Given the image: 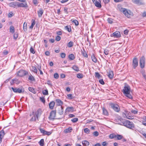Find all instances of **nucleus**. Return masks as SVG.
<instances>
[{"label":"nucleus","mask_w":146,"mask_h":146,"mask_svg":"<svg viewBox=\"0 0 146 146\" xmlns=\"http://www.w3.org/2000/svg\"><path fill=\"white\" fill-rule=\"evenodd\" d=\"M130 87L127 84H125L124 88L123 89V92L125 95L128 98L132 99V97L130 94Z\"/></svg>","instance_id":"nucleus-1"},{"label":"nucleus","mask_w":146,"mask_h":146,"mask_svg":"<svg viewBox=\"0 0 146 146\" xmlns=\"http://www.w3.org/2000/svg\"><path fill=\"white\" fill-rule=\"evenodd\" d=\"M24 89L22 87H20V88L19 89V93L23 92H24Z\"/></svg>","instance_id":"nucleus-45"},{"label":"nucleus","mask_w":146,"mask_h":146,"mask_svg":"<svg viewBox=\"0 0 146 146\" xmlns=\"http://www.w3.org/2000/svg\"><path fill=\"white\" fill-rule=\"evenodd\" d=\"M91 58L92 60L94 62H97V59L94 56L93 54L91 56Z\"/></svg>","instance_id":"nucleus-31"},{"label":"nucleus","mask_w":146,"mask_h":146,"mask_svg":"<svg viewBox=\"0 0 146 146\" xmlns=\"http://www.w3.org/2000/svg\"><path fill=\"white\" fill-rule=\"evenodd\" d=\"M141 119H142L141 121H142V124H143V122H146V116H143L141 117Z\"/></svg>","instance_id":"nucleus-39"},{"label":"nucleus","mask_w":146,"mask_h":146,"mask_svg":"<svg viewBox=\"0 0 146 146\" xmlns=\"http://www.w3.org/2000/svg\"><path fill=\"white\" fill-rule=\"evenodd\" d=\"M131 112L134 114H136L138 113V111L132 110L131 111Z\"/></svg>","instance_id":"nucleus-44"},{"label":"nucleus","mask_w":146,"mask_h":146,"mask_svg":"<svg viewBox=\"0 0 146 146\" xmlns=\"http://www.w3.org/2000/svg\"><path fill=\"white\" fill-rule=\"evenodd\" d=\"M37 12L38 17H40L42 16V14H43V11L41 9H40Z\"/></svg>","instance_id":"nucleus-18"},{"label":"nucleus","mask_w":146,"mask_h":146,"mask_svg":"<svg viewBox=\"0 0 146 146\" xmlns=\"http://www.w3.org/2000/svg\"><path fill=\"white\" fill-rule=\"evenodd\" d=\"M104 53L106 55L108 54L109 53V50L107 49H105L104 50Z\"/></svg>","instance_id":"nucleus-52"},{"label":"nucleus","mask_w":146,"mask_h":146,"mask_svg":"<svg viewBox=\"0 0 146 146\" xmlns=\"http://www.w3.org/2000/svg\"><path fill=\"white\" fill-rule=\"evenodd\" d=\"M71 121L73 122H76L78 121V119L77 118H75L72 119Z\"/></svg>","instance_id":"nucleus-51"},{"label":"nucleus","mask_w":146,"mask_h":146,"mask_svg":"<svg viewBox=\"0 0 146 146\" xmlns=\"http://www.w3.org/2000/svg\"><path fill=\"white\" fill-rule=\"evenodd\" d=\"M13 90V91L14 92H18V89L17 88H13L12 87L11 88Z\"/></svg>","instance_id":"nucleus-53"},{"label":"nucleus","mask_w":146,"mask_h":146,"mask_svg":"<svg viewBox=\"0 0 146 146\" xmlns=\"http://www.w3.org/2000/svg\"><path fill=\"white\" fill-rule=\"evenodd\" d=\"M82 54L85 57H87L88 55L86 53V52L85 51H82Z\"/></svg>","instance_id":"nucleus-36"},{"label":"nucleus","mask_w":146,"mask_h":146,"mask_svg":"<svg viewBox=\"0 0 146 146\" xmlns=\"http://www.w3.org/2000/svg\"><path fill=\"white\" fill-rule=\"evenodd\" d=\"M99 133L97 131H95L93 133V135L96 136H97L98 135Z\"/></svg>","instance_id":"nucleus-63"},{"label":"nucleus","mask_w":146,"mask_h":146,"mask_svg":"<svg viewBox=\"0 0 146 146\" xmlns=\"http://www.w3.org/2000/svg\"><path fill=\"white\" fill-rule=\"evenodd\" d=\"M55 105V102H54L52 101L49 104V108L50 109H53V107Z\"/></svg>","instance_id":"nucleus-22"},{"label":"nucleus","mask_w":146,"mask_h":146,"mask_svg":"<svg viewBox=\"0 0 146 146\" xmlns=\"http://www.w3.org/2000/svg\"><path fill=\"white\" fill-rule=\"evenodd\" d=\"M13 13L12 12H10L8 15V16L9 17H11L13 16Z\"/></svg>","instance_id":"nucleus-56"},{"label":"nucleus","mask_w":146,"mask_h":146,"mask_svg":"<svg viewBox=\"0 0 146 146\" xmlns=\"http://www.w3.org/2000/svg\"><path fill=\"white\" fill-rule=\"evenodd\" d=\"M116 135L114 134H111L110 136L109 137L111 139L114 138H115Z\"/></svg>","instance_id":"nucleus-37"},{"label":"nucleus","mask_w":146,"mask_h":146,"mask_svg":"<svg viewBox=\"0 0 146 146\" xmlns=\"http://www.w3.org/2000/svg\"><path fill=\"white\" fill-rule=\"evenodd\" d=\"M132 2L135 3H138L140 0H132Z\"/></svg>","instance_id":"nucleus-58"},{"label":"nucleus","mask_w":146,"mask_h":146,"mask_svg":"<svg viewBox=\"0 0 146 146\" xmlns=\"http://www.w3.org/2000/svg\"><path fill=\"white\" fill-rule=\"evenodd\" d=\"M82 144L83 146H88L90 144L89 142L88 141L84 140L82 142Z\"/></svg>","instance_id":"nucleus-17"},{"label":"nucleus","mask_w":146,"mask_h":146,"mask_svg":"<svg viewBox=\"0 0 146 146\" xmlns=\"http://www.w3.org/2000/svg\"><path fill=\"white\" fill-rule=\"evenodd\" d=\"M40 131L41 133H43L44 135H49L52 133V132L51 131H46L42 129H40Z\"/></svg>","instance_id":"nucleus-9"},{"label":"nucleus","mask_w":146,"mask_h":146,"mask_svg":"<svg viewBox=\"0 0 146 146\" xmlns=\"http://www.w3.org/2000/svg\"><path fill=\"white\" fill-rule=\"evenodd\" d=\"M56 112L55 111H52L50 113L49 119L50 120H53L56 116Z\"/></svg>","instance_id":"nucleus-7"},{"label":"nucleus","mask_w":146,"mask_h":146,"mask_svg":"<svg viewBox=\"0 0 146 146\" xmlns=\"http://www.w3.org/2000/svg\"><path fill=\"white\" fill-rule=\"evenodd\" d=\"M41 110L40 109H39L35 112H33V115H35L38 118V116H39L41 114Z\"/></svg>","instance_id":"nucleus-11"},{"label":"nucleus","mask_w":146,"mask_h":146,"mask_svg":"<svg viewBox=\"0 0 146 146\" xmlns=\"http://www.w3.org/2000/svg\"><path fill=\"white\" fill-rule=\"evenodd\" d=\"M99 82L102 84H104V80L103 79H100L99 80Z\"/></svg>","instance_id":"nucleus-57"},{"label":"nucleus","mask_w":146,"mask_h":146,"mask_svg":"<svg viewBox=\"0 0 146 146\" xmlns=\"http://www.w3.org/2000/svg\"><path fill=\"white\" fill-rule=\"evenodd\" d=\"M73 23H74L75 25L76 26L78 25V21H77L76 20H74L72 21Z\"/></svg>","instance_id":"nucleus-46"},{"label":"nucleus","mask_w":146,"mask_h":146,"mask_svg":"<svg viewBox=\"0 0 146 146\" xmlns=\"http://www.w3.org/2000/svg\"><path fill=\"white\" fill-rule=\"evenodd\" d=\"M95 5L97 7L100 8L101 7L102 5L101 3V1L100 0H99V1H96L94 3Z\"/></svg>","instance_id":"nucleus-12"},{"label":"nucleus","mask_w":146,"mask_h":146,"mask_svg":"<svg viewBox=\"0 0 146 146\" xmlns=\"http://www.w3.org/2000/svg\"><path fill=\"white\" fill-rule=\"evenodd\" d=\"M65 29L69 32L71 31V27L69 26H66L65 27Z\"/></svg>","instance_id":"nucleus-34"},{"label":"nucleus","mask_w":146,"mask_h":146,"mask_svg":"<svg viewBox=\"0 0 146 146\" xmlns=\"http://www.w3.org/2000/svg\"><path fill=\"white\" fill-rule=\"evenodd\" d=\"M27 23L25 22L23 24V29L25 31L26 30Z\"/></svg>","instance_id":"nucleus-54"},{"label":"nucleus","mask_w":146,"mask_h":146,"mask_svg":"<svg viewBox=\"0 0 146 146\" xmlns=\"http://www.w3.org/2000/svg\"><path fill=\"white\" fill-rule=\"evenodd\" d=\"M107 21L108 23L110 24H112L113 22V20L111 18H108L107 19Z\"/></svg>","instance_id":"nucleus-40"},{"label":"nucleus","mask_w":146,"mask_h":146,"mask_svg":"<svg viewBox=\"0 0 146 146\" xmlns=\"http://www.w3.org/2000/svg\"><path fill=\"white\" fill-rule=\"evenodd\" d=\"M42 93L44 95H47L48 94V91L47 90H44L42 91Z\"/></svg>","instance_id":"nucleus-43"},{"label":"nucleus","mask_w":146,"mask_h":146,"mask_svg":"<svg viewBox=\"0 0 146 146\" xmlns=\"http://www.w3.org/2000/svg\"><path fill=\"white\" fill-rule=\"evenodd\" d=\"M29 90L32 92L33 93H35V91L34 90V89L33 88H32L29 87Z\"/></svg>","instance_id":"nucleus-38"},{"label":"nucleus","mask_w":146,"mask_h":146,"mask_svg":"<svg viewBox=\"0 0 146 146\" xmlns=\"http://www.w3.org/2000/svg\"><path fill=\"white\" fill-rule=\"evenodd\" d=\"M110 106L115 111L118 112L119 111L120 108L119 106L117 104H111Z\"/></svg>","instance_id":"nucleus-5"},{"label":"nucleus","mask_w":146,"mask_h":146,"mask_svg":"<svg viewBox=\"0 0 146 146\" xmlns=\"http://www.w3.org/2000/svg\"><path fill=\"white\" fill-rule=\"evenodd\" d=\"M31 70L33 72L36 73H37V70L36 68L34 66H32L31 68Z\"/></svg>","instance_id":"nucleus-29"},{"label":"nucleus","mask_w":146,"mask_h":146,"mask_svg":"<svg viewBox=\"0 0 146 146\" xmlns=\"http://www.w3.org/2000/svg\"><path fill=\"white\" fill-rule=\"evenodd\" d=\"M123 137V136L121 135H116L115 138H116L117 140H120L122 139Z\"/></svg>","instance_id":"nucleus-28"},{"label":"nucleus","mask_w":146,"mask_h":146,"mask_svg":"<svg viewBox=\"0 0 146 146\" xmlns=\"http://www.w3.org/2000/svg\"><path fill=\"white\" fill-rule=\"evenodd\" d=\"M140 64L141 68H143L145 66V58L143 56L140 59Z\"/></svg>","instance_id":"nucleus-8"},{"label":"nucleus","mask_w":146,"mask_h":146,"mask_svg":"<svg viewBox=\"0 0 146 146\" xmlns=\"http://www.w3.org/2000/svg\"><path fill=\"white\" fill-rule=\"evenodd\" d=\"M111 36L114 38H118L120 37L121 34L119 31H116L111 35Z\"/></svg>","instance_id":"nucleus-6"},{"label":"nucleus","mask_w":146,"mask_h":146,"mask_svg":"<svg viewBox=\"0 0 146 146\" xmlns=\"http://www.w3.org/2000/svg\"><path fill=\"white\" fill-rule=\"evenodd\" d=\"M69 58L71 60H73L74 58V55L73 54H71L69 56Z\"/></svg>","instance_id":"nucleus-41"},{"label":"nucleus","mask_w":146,"mask_h":146,"mask_svg":"<svg viewBox=\"0 0 146 146\" xmlns=\"http://www.w3.org/2000/svg\"><path fill=\"white\" fill-rule=\"evenodd\" d=\"M9 5L10 7H15L16 5H18L17 3L15 2H12L10 3L9 4Z\"/></svg>","instance_id":"nucleus-19"},{"label":"nucleus","mask_w":146,"mask_h":146,"mask_svg":"<svg viewBox=\"0 0 146 146\" xmlns=\"http://www.w3.org/2000/svg\"><path fill=\"white\" fill-rule=\"evenodd\" d=\"M123 115L124 117H126L128 119H133V117L130 115V112L128 111H125L123 113Z\"/></svg>","instance_id":"nucleus-4"},{"label":"nucleus","mask_w":146,"mask_h":146,"mask_svg":"<svg viewBox=\"0 0 146 146\" xmlns=\"http://www.w3.org/2000/svg\"><path fill=\"white\" fill-rule=\"evenodd\" d=\"M26 74L27 72L23 70H20L19 71V76H23L26 75Z\"/></svg>","instance_id":"nucleus-13"},{"label":"nucleus","mask_w":146,"mask_h":146,"mask_svg":"<svg viewBox=\"0 0 146 146\" xmlns=\"http://www.w3.org/2000/svg\"><path fill=\"white\" fill-rule=\"evenodd\" d=\"M30 51L33 54H34L35 53V52L32 46L31 48L30 49Z\"/></svg>","instance_id":"nucleus-50"},{"label":"nucleus","mask_w":146,"mask_h":146,"mask_svg":"<svg viewBox=\"0 0 146 146\" xmlns=\"http://www.w3.org/2000/svg\"><path fill=\"white\" fill-rule=\"evenodd\" d=\"M44 140L43 139H42L39 142V143L40 146H43L44 145Z\"/></svg>","instance_id":"nucleus-30"},{"label":"nucleus","mask_w":146,"mask_h":146,"mask_svg":"<svg viewBox=\"0 0 146 146\" xmlns=\"http://www.w3.org/2000/svg\"><path fill=\"white\" fill-rule=\"evenodd\" d=\"M33 115L34 116L32 117V118L31 119V121H36V119L37 118V117H36L35 115Z\"/></svg>","instance_id":"nucleus-47"},{"label":"nucleus","mask_w":146,"mask_h":146,"mask_svg":"<svg viewBox=\"0 0 146 146\" xmlns=\"http://www.w3.org/2000/svg\"><path fill=\"white\" fill-rule=\"evenodd\" d=\"M108 76L110 78H112L113 76V72L112 71H110L108 73Z\"/></svg>","instance_id":"nucleus-23"},{"label":"nucleus","mask_w":146,"mask_h":146,"mask_svg":"<svg viewBox=\"0 0 146 146\" xmlns=\"http://www.w3.org/2000/svg\"><path fill=\"white\" fill-rule=\"evenodd\" d=\"M103 114L105 115H108V113L107 111V110L104 109V108H103Z\"/></svg>","instance_id":"nucleus-32"},{"label":"nucleus","mask_w":146,"mask_h":146,"mask_svg":"<svg viewBox=\"0 0 146 146\" xmlns=\"http://www.w3.org/2000/svg\"><path fill=\"white\" fill-rule=\"evenodd\" d=\"M29 80H34V78L32 76H29Z\"/></svg>","instance_id":"nucleus-64"},{"label":"nucleus","mask_w":146,"mask_h":146,"mask_svg":"<svg viewBox=\"0 0 146 146\" xmlns=\"http://www.w3.org/2000/svg\"><path fill=\"white\" fill-rule=\"evenodd\" d=\"M138 61L137 58H134L133 60V66L135 68L138 66Z\"/></svg>","instance_id":"nucleus-10"},{"label":"nucleus","mask_w":146,"mask_h":146,"mask_svg":"<svg viewBox=\"0 0 146 146\" xmlns=\"http://www.w3.org/2000/svg\"><path fill=\"white\" fill-rule=\"evenodd\" d=\"M35 20L33 19H32V24L31 26L29 28L31 29H32L33 28L34 25H35Z\"/></svg>","instance_id":"nucleus-24"},{"label":"nucleus","mask_w":146,"mask_h":146,"mask_svg":"<svg viewBox=\"0 0 146 146\" xmlns=\"http://www.w3.org/2000/svg\"><path fill=\"white\" fill-rule=\"evenodd\" d=\"M5 135V132L3 130L0 132V142L2 141V138Z\"/></svg>","instance_id":"nucleus-16"},{"label":"nucleus","mask_w":146,"mask_h":146,"mask_svg":"<svg viewBox=\"0 0 146 146\" xmlns=\"http://www.w3.org/2000/svg\"><path fill=\"white\" fill-rule=\"evenodd\" d=\"M54 77L55 78L57 79L59 77L57 73H55L54 75Z\"/></svg>","instance_id":"nucleus-55"},{"label":"nucleus","mask_w":146,"mask_h":146,"mask_svg":"<svg viewBox=\"0 0 146 146\" xmlns=\"http://www.w3.org/2000/svg\"><path fill=\"white\" fill-rule=\"evenodd\" d=\"M95 77H97L99 79L100 78V74L98 72L95 73Z\"/></svg>","instance_id":"nucleus-49"},{"label":"nucleus","mask_w":146,"mask_h":146,"mask_svg":"<svg viewBox=\"0 0 146 146\" xmlns=\"http://www.w3.org/2000/svg\"><path fill=\"white\" fill-rule=\"evenodd\" d=\"M103 1L105 4L108 3L110 1V0H103Z\"/></svg>","instance_id":"nucleus-62"},{"label":"nucleus","mask_w":146,"mask_h":146,"mask_svg":"<svg viewBox=\"0 0 146 146\" xmlns=\"http://www.w3.org/2000/svg\"><path fill=\"white\" fill-rule=\"evenodd\" d=\"M9 30L11 33H13L15 32L14 27L12 25L10 26Z\"/></svg>","instance_id":"nucleus-25"},{"label":"nucleus","mask_w":146,"mask_h":146,"mask_svg":"<svg viewBox=\"0 0 146 146\" xmlns=\"http://www.w3.org/2000/svg\"><path fill=\"white\" fill-rule=\"evenodd\" d=\"M56 104L58 106H60L62 105L63 103L62 101L59 99H56L55 100Z\"/></svg>","instance_id":"nucleus-20"},{"label":"nucleus","mask_w":146,"mask_h":146,"mask_svg":"<svg viewBox=\"0 0 146 146\" xmlns=\"http://www.w3.org/2000/svg\"><path fill=\"white\" fill-rule=\"evenodd\" d=\"M60 39L61 37L60 36H57L56 38V40L57 41H59L60 40Z\"/></svg>","instance_id":"nucleus-61"},{"label":"nucleus","mask_w":146,"mask_h":146,"mask_svg":"<svg viewBox=\"0 0 146 146\" xmlns=\"http://www.w3.org/2000/svg\"><path fill=\"white\" fill-rule=\"evenodd\" d=\"M83 75L81 74L78 73L77 75V77L78 78H82L83 77Z\"/></svg>","instance_id":"nucleus-33"},{"label":"nucleus","mask_w":146,"mask_h":146,"mask_svg":"<svg viewBox=\"0 0 146 146\" xmlns=\"http://www.w3.org/2000/svg\"><path fill=\"white\" fill-rule=\"evenodd\" d=\"M66 56V54L64 53H62L61 54V57L62 58H64Z\"/></svg>","instance_id":"nucleus-60"},{"label":"nucleus","mask_w":146,"mask_h":146,"mask_svg":"<svg viewBox=\"0 0 146 146\" xmlns=\"http://www.w3.org/2000/svg\"><path fill=\"white\" fill-rule=\"evenodd\" d=\"M72 68L74 70L78 71H79V69L78 67L76 65L73 66L72 67Z\"/></svg>","instance_id":"nucleus-26"},{"label":"nucleus","mask_w":146,"mask_h":146,"mask_svg":"<svg viewBox=\"0 0 146 146\" xmlns=\"http://www.w3.org/2000/svg\"><path fill=\"white\" fill-rule=\"evenodd\" d=\"M121 125H123L126 127L131 129H132L134 127V124L129 121H124L122 122V124Z\"/></svg>","instance_id":"nucleus-3"},{"label":"nucleus","mask_w":146,"mask_h":146,"mask_svg":"<svg viewBox=\"0 0 146 146\" xmlns=\"http://www.w3.org/2000/svg\"><path fill=\"white\" fill-rule=\"evenodd\" d=\"M23 3H19V7H27V5L26 2H23Z\"/></svg>","instance_id":"nucleus-15"},{"label":"nucleus","mask_w":146,"mask_h":146,"mask_svg":"<svg viewBox=\"0 0 146 146\" xmlns=\"http://www.w3.org/2000/svg\"><path fill=\"white\" fill-rule=\"evenodd\" d=\"M74 109L73 107H68L66 109V112H72L74 111Z\"/></svg>","instance_id":"nucleus-14"},{"label":"nucleus","mask_w":146,"mask_h":146,"mask_svg":"<svg viewBox=\"0 0 146 146\" xmlns=\"http://www.w3.org/2000/svg\"><path fill=\"white\" fill-rule=\"evenodd\" d=\"M67 45L69 47H72L73 46V42L71 41H70L68 43Z\"/></svg>","instance_id":"nucleus-35"},{"label":"nucleus","mask_w":146,"mask_h":146,"mask_svg":"<svg viewBox=\"0 0 146 146\" xmlns=\"http://www.w3.org/2000/svg\"><path fill=\"white\" fill-rule=\"evenodd\" d=\"M84 131L86 133H89L90 132V130L87 128H85L84 129Z\"/></svg>","instance_id":"nucleus-42"},{"label":"nucleus","mask_w":146,"mask_h":146,"mask_svg":"<svg viewBox=\"0 0 146 146\" xmlns=\"http://www.w3.org/2000/svg\"><path fill=\"white\" fill-rule=\"evenodd\" d=\"M120 11L123 13L128 18L133 16V13L129 10L125 8H121L119 9Z\"/></svg>","instance_id":"nucleus-2"},{"label":"nucleus","mask_w":146,"mask_h":146,"mask_svg":"<svg viewBox=\"0 0 146 146\" xmlns=\"http://www.w3.org/2000/svg\"><path fill=\"white\" fill-rule=\"evenodd\" d=\"M40 100L43 103H44L45 102V100L44 98H40Z\"/></svg>","instance_id":"nucleus-59"},{"label":"nucleus","mask_w":146,"mask_h":146,"mask_svg":"<svg viewBox=\"0 0 146 146\" xmlns=\"http://www.w3.org/2000/svg\"><path fill=\"white\" fill-rule=\"evenodd\" d=\"M72 130V128L71 127H70L68 128V129H65L64 130V131L65 133H69Z\"/></svg>","instance_id":"nucleus-27"},{"label":"nucleus","mask_w":146,"mask_h":146,"mask_svg":"<svg viewBox=\"0 0 146 146\" xmlns=\"http://www.w3.org/2000/svg\"><path fill=\"white\" fill-rule=\"evenodd\" d=\"M58 113L60 115L62 114L63 112V108L62 106H61L59 108L58 110Z\"/></svg>","instance_id":"nucleus-21"},{"label":"nucleus","mask_w":146,"mask_h":146,"mask_svg":"<svg viewBox=\"0 0 146 146\" xmlns=\"http://www.w3.org/2000/svg\"><path fill=\"white\" fill-rule=\"evenodd\" d=\"M67 97L69 99H71L72 98V95L71 94H68L67 95Z\"/></svg>","instance_id":"nucleus-48"}]
</instances>
